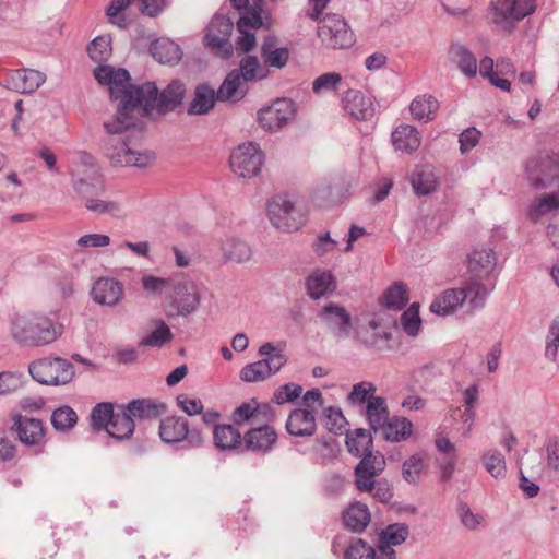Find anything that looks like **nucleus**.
I'll return each mask as SVG.
<instances>
[{"instance_id":"obj_1","label":"nucleus","mask_w":559,"mask_h":559,"mask_svg":"<svg viewBox=\"0 0 559 559\" xmlns=\"http://www.w3.org/2000/svg\"><path fill=\"white\" fill-rule=\"evenodd\" d=\"M10 332L23 346H45L62 335L63 325L46 313L27 312L12 318Z\"/></svg>"},{"instance_id":"obj_2","label":"nucleus","mask_w":559,"mask_h":559,"mask_svg":"<svg viewBox=\"0 0 559 559\" xmlns=\"http://www.w3.org/2000/svg\"><path fill=\"white\" fill-rule=\"evenodd\" d=\"M185 93V84L179 80H173L160 93L155 83L146 82L127 93L124 106L139 104L138 109L145 115L154 112L163 115L177 108L181 104Z\"/></svg>"},{"instance_id":"obj_3","label":"nucleus","mask_w":559,"mask_h":559,"mask_svg":"<svg viewBox=\"0 0 559 559\" xmlns=\"http://www.w3.org/2000/svg\"><path fill=\"white\" fill-rule=\"evenodd\" d=\"M129 72L126 69L118 68L114 70L111 80L109 83L110 97L114 99H120V104L117 109V115L110 121L104 123V128L110 135H119L130 128L135 126L136 119L133 116L134 110L138 109L139 104H130L124 106L126 95L128 92L141 85H130Z\"/></svg>"},{"instance_id":"obj_4","label":"nucleus","mask_w":559,"mask_h":559,"mask_svg":"<svg viewBox=\"0 0 559 559\" xmlns=\"http://www.w3.org/2000/svg\"><path fill=\"white\" fill-rule=\"evenodd\" d=\"M72 187L82 199L104 192V181L94 158L81 153L79 162L70 171Z\"/></svg>"},{"instance_id":"obj_5","label":"nucleus","mask_w":559,"mask_h":559,"mask_svg":"<svg viewBox=\"0 0 559 559\" xmlns=\"http://www.w3.org/2000/svg\"><path fill=\"white\" fill-rule=\"evenodd\" d=\"M492 23L502 32L511 33L515 25L535 11V0H492Z\"/></svg>"},{"instance_id":"obj_6","label":"nucleus","mask_w":559,"mask_h":559,"mask_svg":"<svg viewBox=\"0 0 559 559\" xmlns=\"http://www.w3.org/2000/svg\"><path fill=\"white\" fill-rule=\"evenodd\" d=\"M28 371L35 381L47 385L67 384L74 376L72 364L60 357L33 361Z\"/></svg>"},{"instance_id":"obj_7","label":"nucleus","mask_w":559,"mask_h":559,"mask_svg":"<svg viewBox=\"0 0 559 559\" xmlns=\"http://www.w3.org/2000/svg\"><path fill=\"white\" fill-rule=\"evenodd\" d=\"M318 37L322 45L332 49H347L356 41L347 22L337 14H326L320 21Z\"/></svg>"},{"instance_id":"obj_8","label":"nucleus","mask_w":559,"mask_h":559,"mask_svg":"<svg viewBox=\"0 0 559 559\" xmlns=\"http://www.w3.org/2000/svg\"><path fill=\"white\" fill-rule=\"evenodd\" d=\"M104 151L106 157L114 166L145 168L154 162V155L152 153L133 150L120 136H110L106 140Z\"/></svg>"},{"instance_id":"obj_9","label":"nucleus","mask_w":559,"mask_h":559,"mask_svg":"<svg viewBox=\"0 0 559 559\" xmlns=\"http://www.w3.org/2000/svg\"><path fill=\"white\" fill-rule=\"evenodd\" d=\"M201 297V286L197 282L187 277L173 281L169 299L178 316L187 317L195 312Z\"/></svg>"},{"instance_id":"obj_10","label":"nucleus","mask_w":559,"mask_h":559,"mask_svg":"<svg viewBox=\"0 0 559 559\" xmlns=\"http://www.w3.org/2000/svg\"><path fill=\"white\" fill-rule=\"evenodd\" d=\"M229 162L235 175L241 178H253L261 171L264 155L258 144L248 142L233 151Z\"/></svg>"},{"instance_id":"obj_11","label":"nucleus","mask_w":559,"mask_h":559,"mask_svg":"<svg viewBox=\"0 0 559 559\" xmlns=\"http://www.w3.org/2000/svg\"><path fill=\"white\" fill-rule=\"evenodd\" d=\"M321 325L340 340L349 337L353 330V319L349 311L335 302H328L318 312Z\"/></svg>"},{"instance_id":"obj_12","label":"nucleus","mask_w":559,"mask_h":559,"mask_svg":"<svg viewBox=\"0 0 559 559\" xmlns=\"http://www.w3.org/2000/svg\"><path fill=\"white\" fill-rule=\"evenodd\" d=\"M267 215L272 224L284 231L298 230L302 216L295 204L285 195H276L267 204Z\"/></svg>"},{"instance_id":"obj_13","label":"nucleus","mask_w":559,"mask_h":559,"mask_svg":"<svg viewBox=\"0 0 559 559\" xmlns=\"http://www.w3.org/2000/svg\"><path fill=\"white\" fill-rule=\"evenodd\" d=\"M296 115L294 103L288 98H277L271 105L261 108L257 118L266 131H278L287 126Z\"/></svg>"},{"instance_id":"obj_14","label":"nucleus","mask_w":559,"mask_h":559,"mask_svg":"<svg viewBox=\"0 0 559 559\" xmlns=\"http://www.w3.org/2000/svg\"><path fill=\"white\" fill-rule=\"evenodd\" d=\"M526 177L536 189H545L559 180V158L539 156L532 158L526 165Z\"/></svg>"},{"instance_id":"obj_15","label":"nucleus","mask_w":559,"mask_h":559,"mask_svg":"<svg viewBox=\"0 0 559 559\" xmlns=\"http://www.w3.org/2000/svg\"><path fill=\"white\" fill-rule=\"evenodd\" d=\"M277 440L278 435L273 426L258 424L243 433V450L266 454L275 448Z\"/></svg>"},{"instance_id":"obj_16","label":"nucleus","mask_w":559,"mask_h":559,"mask_svg":"<svg viewBox=\"0 0 559 559\" xmlns=\"http://www.w3.org/2000/svg\"><path fill=\"white\" fill-rule=\"evenodd\" d=\"M46 81L45 73L34 69H15L9 71L2 85L20 94L33 93Z\"/></svg>"},{"instance_id":"obj_17","label":"nucleus","mask_w":559,"mask_h":559,"mask_svg":"<svg viewBox=\"0 0 559 559\" xmlns=\"http://www.w3.org/2000/svg\"><path fill=\"white\" fill-rule=\"evenodd\" d=\"M159 436L165 443H177L185 439H188L193 444L201 442L200 435L189 430L187 419L176 416L167 417L160 421Z\"/></svg>"},{"instance_id":"obj_18","label":"nucleus","mask_w":559,"mask_h":559,"mask_svg":"<svg viewBox=\"0 0 559 559\" xmlns=\"http://www.w3.org/2000/svg\"><path fill=\"white\" fill-rule=\"evenodd\" d=\"M12 429L16 432L19 440L27 445H39L45 438L43 420L24 415H16L13 418Z\"/></svg>"},{"instance_id":"obj_19","label":"nucleus","mask_w":559,"mask_h":559,"mask_svg":"<svg viewBox=\"0 0 559 559\" xmlns=\"http://www.w3.org/2000/svg\"><path fill=\"white\" fill-rule=\"evenodd\" d=\"M92 298L103 306L115 307L123 298L124 289L120 282L112 277H100L92 287Z\"/></svg>"},{"instance_id":"obj_20","label":"nucleus","mask_w":559,"mask_h":559,"mask_svg":"<svg viewBox=\"0 0 559 559\" xmlns=\"http://www.w3.org/2000/svg\"><path fill=\"white\" fill-rule=\"evenodd\" d=\"M233 28V22L229 19L223 15H215L206 28L203 38L204 45L212 50L223 49L229 43Z\"/></svg>"},{"instance_id":"obj_21","label":"nucleus","mask_w":559,"mask_h":559,"mask_svg":"<svg viewBox=\"0 0 559 559\" xmlns=\"http://www.w3.org/2000/svg\"><path fill=\"white\" fill-rule=\"evenodd\" d=\"M496 265L497 255L490 247H476L468 254L467 269L474 276L487 277L493 272Z\"/></svg>"},{"instance_id":"obj_22","label":"nucleus","mask_w":559,"mask_h":559,"mask_svg":"<svg viewBox=\"0 0 559 559\" xmlns=\"http://www.w3.org/2000/svg\"><path fill=\"white\" fill-rule=\"evenodd\" d=\"M408 534V527L403 523L391 524L382 530L378 545L381 559H395V550L393 547L403 544Z\"/></svg>"},{"instance_id":"obj_23","label":"nucleus","mask_w":559,"mask_h":559,"mask_svg":"<svg viewBox=\"0 0 559 559\" xmlns=\"http://www.w3.org/2000/svg\"><path fill=\"white\" fill-rule=\"evenodd\" d=\"M345 110L356 120H369L374 116L373 99L359 91L349 90L344 96Z\"/></svg>"},{"instance_id":"obj_24","label":"nucleus","mask_w":559,"mask_h":559,"mask_svg":"<svg viewBox=\"0 0 559 559\" xmlns=\"http://www.w3.org/2000/svg\"><path fill=\"white\" fill-rule=\"evenodd\" d=\"M286 430L294 437H310L317 430L316 416L311 411L295 408L286 420Z\"/></svg>"},{"instance_id":"obj_25","label":"nucleus","mask_w":559,"mask_h":559,"mask_svg":"<svg viewBox=\"0 0 559 559\" xmlns=\"http://www.w3.org/2000/svg\"><path fill=\"white\" fill-rule=\"evenodd\" d=\"M265 24L264 17L260 15L247 16L240 15L237 22V28L240 33L236 40L237 50L243 52L251 51L257 44L254 32Z\"/></svg>"},{"instance_id":"obj_26","label":"nucleus","mask_w":559,"mask_h":559,"mask_svg":"<svg viewBox=\"0 0 559 559\" xmlns=\"http://www.w3.org/2000/svg\"><path fill=\"white\" fill-rule=\"evenodd\" d=\"M448 59L465 76L475 78L477 74V59L474 53L462 44H452L448 51Z\"/></svg>"},{"instance_id":"obj_27","label":"nucleus","mask_w":559,"mask_h":559,"mask_svg":"<svg viewBox=\"0 0 559 559\" xmlns=\"http://www.w3.org/2000/svg\"><path fill=\"white\" fill-rule=\"evenodd\" d=\"M285 347V342H266L259 347L258 353L263 357L260 360L265 365L272 376L277 373L288 361V358L284 353Z\"/></svg>"},{"instance_id":"obj_28","label":"nucleus","mask_w":559,"mask_h":559,"mask_svg":"<svg viewBox=\"0 0 559 559\" xmlns=\"http://www.w3.org/2000/svg\"><path fill=\"white\" fill-rule=\"evenodd\" d=\"M370 521L369 508L359 501L350 503L343 512L344 525L354 533L364 532Z\"/></svg>"},{"instance_id":"obj_29","label":"nucleus","mask_w":559,"mask_h":559,"mask_svg":"<svg viewBox=\"0 0 559 559\" xmlns=\"http://www.w3.org/2000/svg\"><path fill=\"white\" fill-rule=\"evenodd\" d=\"M466 300L460 288H450L442 292L430 305L431 312L439 316L453 313Z\"/></svg>"},{"instance_id":"obj_30","label":"nucleus","mask_w":559,"mask_h":559,"mask_svg":"<svg viewBox=\"0 0 559 559\" xmlns=\"http://www.w3.org/2000/svg\"><path fill=\"white\" fill-rule=\"evenodd\" d=\"M261 59L267 70L282 69L289 60V50L286 47H278L275 38L266 37L261 47Z\"/></svg>"},{"instance_id":"obj_31","label":"nucleus","mask_w":559,"mask_h":559,"mask_svg":"<svg viewBox=\"0 0 559 559\" xmlns=\"http://www.w3.org/2000/svg\"><path fill=\"white\" fill-rule=\"evenodd\" d=\"M392 143L395 150L411 154L421 143L418 130L411 124H401L392 132Z\"/></svg>"},{"instance_id":"obj_32","label":"nucleus","mask_w":559,"mask_h":559,"mask_svg":"<svg viewBox=\"0 0 559 559\" xmlns=\"http://www.w3.org/2000/svg\"><path fill=\"white\" fill-rule=\"evenodd\" d=\"M221 251L226 262L243 264L252 258L250 246L236 237L226 238L221 245Z\"/></svg>"},{"instance_id":"obj_33","label":"nucleus","mask_w":559,"mask_h":559,"mask_svg":"<svg viewBox=\"0 0 559 559\" xmlns=\"http://www.w3.org/2000/svg\"><path fill=\"white\" fill-rule=\"evenodd\" d=\"M247 92V83L233 70L219 86L217 99L222 102H238L246 96Z\"/></svg>"},{"instance_id":"obj_34","label":"nucleus","mask_w":559,"mask_h":559,"mask_svg":"<svg viewBox=\"0 0 559 559\" xmlns=\"http://www.w3.org/2000/svg\"><path fill=\"white\" fill-rule=\"evenodd\" d=\"M134 429L135 425L133 419L130 417V414H128L127 411L120 406L115 412L105 430L114 439L127 440L131 438Z\"/></svg>"},{"instance_id":"obj_35","label":"nucleus","mask_w":559,"mask_h":559,"mask_svg":"<svg viewBox=\"0 0 559 559\" xmlns=\"http://www.w3.org/2000/svg\"><path fill=\"white\" fill-rule=\"evenodd\" d=\"M439 102L432 95L424 94L415 97L409 104V111L415 120L432 121L439 110Z\"/></svg>"},{"instance_id":"obj_36","label":"nucleus","mask_w":559,"mask_h":559,"mask_svg":"<svg viewBox=\"0 0 559 559\" xmlns=\"http://www.w3.org/2000/svg\"><path fill=\"white\" fill-rule=\"evenodd\" d=\"M411 185L417 195H429L437 191L439 180L430 166H420L413 173Z\"/></svg>"},{"instance_id":"obj_37","label":"nucleus","mask_w":559,"mask_h":559,"mask_svg":"<svg viewBox=\"0 0 559 559\" xmlns=\"http://www.w3.org/2000/svg\"><path fill=\"white\" fill-rule=\"evenodd\" d=\"M150 51L155 60L164 64H176L182 57L180 46L168 38L155 40L151 45Z\"/></svg>"},{"instance_id":"obj_38","label":"nucleus","mask_w":559,"mask_h":559,"mask_svg":"<svg viewBox=\"0 0 559 559\" xmlns=\"http://www.w3.org/2000/svg\"><path fill=\"white\" fill-rule=\"evenodd\" d=\"M306 286L310 298L318 300L334 290L335 280L330 271L317 270L307 278Z\"/></svg>"},{"instance_id":"obj_39","label":"nucleus","mask_w":559,"mask_h":559,"mask_svg":"<svg viewBox=\"0 0 559 559\" xmlns=\"http://www.w3.org/2000/svg\"><path fill=\"white\" fill-rule=\"evenodd\" d=\"M217 92L207 84L195 87L194 95L188 107L189 115L207 114L215 105Z\"/></svg>"},{"instance_id":"obj_40","label":"nucleus","mask_w":559,"mask_h":559,"mask_svg":"<svg viewBox=\"0 0 559 559\" xmlns=\"http://www.w3.org/2000/svg\"><path fill=\"white\" fill-rule=\"evenodd\" d=\"M365 417L373 431H379L390 417L386 401L382 396L372 397L365 406Z\"/></svg>"},{"instance_id":"obj_41","label":"nucleus","mask_w":559,"mask_h":559,"mask_svg":"<svg viewBox=\"0 0 559 559\" xmlns=\"http://www.w3.org/2000/svg\"><path fill=\"white\" fill-rule=\"evenodd\" d=\"M214 444L221 450H235L243 445V436L233 425H217L213 430Z\"/></svg>"},{"instance_id":"obj_42","label":"nucleus","mask_w":559,"mask_h":559,"mask_svg":"<svg viewBox=\"0 0 559 559\" xmlns=\"http://www.w3.org/2000/svg\"><path fill=\"white\" fill-rule=\"evenodd\" d=\"M383 437L390 442H400L408 439L413 433V424L405 417H389L386 424L381 427Z\"/></svg>"},{"instance_id":"obj_43","label":"nucleus","mask_w":559,"mask_h":559,"mask_svg":"<svg viewBox=\"0 0 559 559\" xmlns=\"http://www.w3.org/2000/svg\"><path fill=\"white\" fill-rule=\"evenodd\" d=\"M235 71L247 84L264 80L270 75V70L255 56L243 57L240 60L239 69Z\"/></svg>"},{"instance_id":"obj_44","label":"nucleus","mask_w":559,"mask_h":559,"mask_svg":"<svg viewBox=\"0 0 559 559\" xmlns=\"http://www.w3.org/2000/svg\"><path fill=\"white\" fill-rule=\"evenodd\" d=\"M356 333L365 345L371 347H381L390 337V334L381 328L377 318L370 319L366 326H359Z\"/></svg>"},{"instance_id":"obj_45","label":"nucleus","mask_w":559,"mask_h":559,"mask_svg":"<svg viewBox=\"0 0 559 559\" xmlns=\"http://www.w3.org/2000/svg\"><path fill=\"white\" fill-rule=\"evenodd\" d=\"M372 437L364 428H357L346 433V447L349 453L355 456H362L371 452Z\"/></svg>"},{"instance_id":"obj_46","label":"nucleus","mask_w":559,"mask_h":559,"mask_svg":"<svg viewBox=\"0 0 559 559\" xmlns=\"http://www.w3.org/2000/svg\"><path fill=\"white\" fill-rule=\"evenodd\" d=\"M480 462L485 469L496 479H502L507 475L504 455L497 449H488L480 455Z\"/></svg>"},{"instance_id":"obj_47","label":"nucleus","mask_w":559,"mask_h":559,"mask_svg":"<svg viewBox=\"0 0 559 559\" xmlns=\"http://www.w3.org/2000/svg\"><path fill=\"white\" fill-rule=\"evenodd\" d=\"M559 209V195L548 193L537 198L528 210V216L533 222L546 216Z\"/></svg>"},{"instance_id":"obj_48","label":"nucleus","mask_w":559,"mask_h":559,"mask_svg":"<svg viewBox=\"0 0 559 559\" xmlns=\"http://www.w3.org/2000/svg\"><path fill=\"white\" fill-rule=\"evenodd\" d=\"M130 417L134 419H152L159 415V407L156 403L146 399L132 400L123 407Z\"/></svg>"},{"instance_id":"obj_49","label":"nucleus","mask_w":559,"mask_h":559,"mask_svg":"<svg viewBox=\"0 0 559 559\" xmlns=\"http://www.w3.org/2000/svg\"><path fill=\"white\" fill-rule=\"evenodd\" d=\"M376 548L362 538L352 537L345 546L343 559H376Z\"/></svg>"},{"instance_id":"obj_50","label":"nucleus","mask_w":559,"mask_h":559,"mask_svg":"<svg viewBox=\"0 0 559 559\" xmlns=\"http://www.w3.org/2000/svg\"><path fill=\"white\" fill-rule=\"evenodd\" d=\"M154 326L150 334L141 338V346L159 348L173 340V333L163 320L154 321Z\"/></svg>"},{"instance_id":"obj_51","label":"nucleus","mask_w":559,"mask_h":559,"mask_svg":"<svg viewBox=\"0 0 559 559\" xmlns=\"http://www.w3.org/2000/svg\"><path fill=\"white\" fill-rule=\"evenodd\" d=\"M408 301L407 286L402 282L391 285L382 297V304L394 310L402 309Z\"/></svg>"},{"instance_id":"obj_52","label":"nucleus","mask_w":559,"mask_h":559,"mask_svg":"<svg viewBox=\"0 0 559 559\" xmlns=\"http://www.w3.org/2000/svg\"><path fill=\"white\" fill-rule=\"evenodd\" d=\"M97 195H88L84 198V206L87 211L96 215L116 216L121 212L120 203L110 200H102Z\"/></svg>"},{"instance_id":"obj_53","label":"nucleus","mask_w":559,"mask_h":559,"mask_svg":"<svg viewBox=\"0 0 559 559\" xmlns=\"http://www.w3.org/2000/svg\"><path fill=\"white\" fill-rule=\"evenodd\" d=\"M376 385L370 381H361L353 385L352 391L347 395V402L354 406L368 405L372 397H377L374 392Z\"/></svg>"},{"instance_id":"obj_54","label":"nucleus","mask_w":559,"mask_h":559,"mask_svg":"<svg viewBox=\"0 0 559 559\" xmlns=\"http://www.w3.org/2000/svg\"><path fill=\"white\" fill-rule=\"evenodd\" d=\"M133 1L134 0H111L106 10L109 23L118 26L119 28H126L130 21L126 16L124 11Z\"/></svg>"},{"instance_id":"obj_55","label":"nucleus","mask_w":559,"mask_h":559,"mask_svg":"<svg viewBox=\"0 0 559 559\" xmlns=\"http://www.w3.org/2000/svg\"><path fill=\"white\" fill-rule=\"evenodd\" d=\"M257 409H258V401L255 399H251L248 402L240 404L233 412V421L237 426H242L245 424L258 425L257 419Z\"/></svg>"},{"instance_id":"obj_56","label":"nucleus","mask_w":559,"mask_h":559,"mask_svg":"<svg viewBox=\"0 0 559 559\" xmlns=\"http://www.w3.org/2000/svg\"><path fill=\"white\" fill-rule=\"evenodd\" d=\"M559 350V313L551 320L545 338V357L555 362Z\"/></svg>"},{"instance_id":"obj_57","label":"nucleus","mask_w":559,"mask_h":559,"mask_svg":"<svg viewBox=\"0 0 559 559\" xmlns=\"http://www.w3.org/2000/svg\"><path fill=\"white\" fill-rule=\"evenodd\" d=\"M76 421V413L67 405L57 408L51 415V424L58 431H67L72 429Z\"/></svg>"},{"instance_id":"obj_58","label":"nucleus","mask_w":559,"mask_h":559,"mask_svg":"<svg viewBox=\"0 0 559 559\" xmlns=\"http://www.w3.org/2000/svg\"><path fill=\"white\" fill-rule=\"evenodd\" d=\"M456 515L463 527L468 531H477L484 522V516L480 513L474 512L464 501H459Z\"/></svg>"},{"instance_id":"obj_59","label":"nucleus","mask_w":559,"mask_h":559,"mask_svg":"<svg viewBox=\"0 0 559 559\" xmlns=\"http://www.w3.org/2000/svg\"><path fill=\"white\" fill-rule=\"evenodd\" d=\"M426 463L421 454H413L404 461L402 466L403 478L411 484H415L424 472Z\"/></svg>"},{"instance_id":"obj_60","label":"nucleus","mask_w":559,"mask_h":559,"mask_svg":"<svg viewBox=\"0 0 559 559\" xmlns=\"http://www.w3.org/2000/svg\"><path fill=\"white\" fill-rule=\"evenodd\" d=\"M343 79L336 72H328L319 75L312 82V91L317 95H323L336 91L342 84Z\"/></svg>"},{"instance_id":"obj_61","label":"nucleus","mask_w":559,"mask_h":559,"mask_svg":"<svg viewBox=\"0 0 559 559\" xmlns=\"http://www.w3.org/2000/svg\"><path fill=\"white\" fill-rule=\"evenodd\" d=\"M115 409L111 403L103 402L98 403L91 413V425L96 430L106 429L109 420L115 414Z\"/></svg>"},{"instance_id":"obj_62","label":"nucleus","mask_w":559,"mask_h":559,"mask_svg":"<svg viewBox=\"0 0 559 559\" xmlns=\"http://www.w3.org/2000/svg\"><path fill=\"white\" fill-rule=\"evenodd\" d=\"M461 289L466 296V300H468L469 305L474 309L484 305L485 299L489 293L487 287L478 281H471L465 287H462Z\"/></svg>"},{"instance_id":"obj_63","label":"nucleus","mask_w":559,"mask_h":559,"mask_svg":"<svg viewBox=\"0 0 559 559\" xmlns=\"http://www.w3.org/2000/svg\"><path fill=\"white\" fill-rule=\"evenodd\" d=\"M322 421L323 426L334 433L341 432L346 425V418L344 417L341 408L334 406L323 408Z\"/></svg>"},{"instance_id":"obj_64","label":"nucleus","mask_w":559,"mask_h":559,"mask_svg":"<svg viewBox=\"0 0 559 559\" xmlns=\"http://www.w3.org/2000/svg\"><path fill=\"white\" fill-rule=\"evenodd\" d=\"M88 56L95 62L108 60L111 55L110 39L105 36H98L87 46Z\"/></svg>"}]
</instances>
